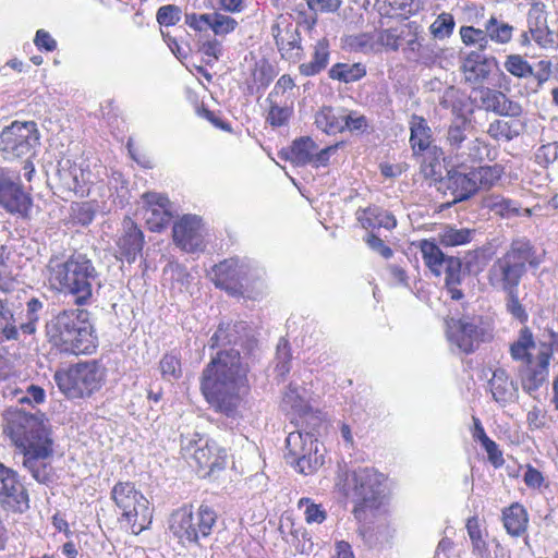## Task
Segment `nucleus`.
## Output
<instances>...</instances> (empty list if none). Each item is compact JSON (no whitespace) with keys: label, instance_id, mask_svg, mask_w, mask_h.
<instances>
[{"label":"nucleus","instance_id":"obj_1","mask_svg":"<svg viewBox=\"0 0 558 558\" xmlns=\"http://www.w3.org/2000/svg\"><path fill=\"white\" fill-rule=\"evenodd\" d=\"M201 390L210 409L231 423L244 418L250 391L247 367L239 351H220L204 368Z\"/></svg>","mask_w":558,"mask_h":558},{"label":"nucleus","instance_id":"obj_2","mask_svg":"<svg viewBox=\"0 0 558 558\" xmlns=\"http://www.w3.org/2000/svg\"><path fill=\"white\" fill-rule=\"evenodd\" d=\"M49 281L60 292L75 298L77 305H86L95 286H100L99 274L84 254H73L66 260L51 258L48 264Z\"/></svg>","mask_w":558,"mask_h":558},{"label":"nucleus","instance_id":"obj_3","mask_svg":"<svg viewBox=\"0 0 558 558\" xmlns=\"http://www.w3.org/2000/svg\"><path fill=\"white\" fill-rule=\"evenodd\" d=\"M534 253L527 239L513 240L508 251L489 267L487 274L489 284L502 292L519 289V284L527 271L526 266L536 267L538 265Z\"/></svg>","mask_w":558,"mask_h":558},{"label":"nucleus","instance_id":"obj_4","mask_svg":"<svg viewBox=\"0 0 558 558\" xmlns=\"http://www.w3.org/2000/svg\"><path fill=\"white\" fill-rule=\"evenodd\" d=\"M107 369L97 360L78 362L54 373L59 390L68 399H85L93 396L105 384Z\"/></svg>","mask_w":558,"mask_h":558},{"label":"nucleus","instance_id":"obj_5","mask_svg":"<svg viewBox=\"0 0 558 558\" xmlns=\"http://www.w3.org/2000/svg\"><path fill=\"white\" fill-rule=\"evenodd\" d=\"M47 336L53 345L66 353L90 354L96 349L90 326L65 312L47 325Z\"/></svg>","mask_w":558,"mask_h":558},{"label":"nucleus","instance_id":"obj_6","mask_svg":"<svg viewBox=\"0 0 558 558\" xmlns=\"http://www.w3.org/2000/svg\"><path fill=\"white\" fill-rule=\"evenodd\" d=\"M216 521V512L207 505L199 506L195 514L190 508L182 507L172 512L169 530L183 545H201V541L208 538L211 534Z\"/></svg>","mask_w":558,"mask_h":558},{"label":"nucleus","instance_id":"obj_7","mask_svg":"<svg viewBox=\"0 0 558 558\" xmlns=\"http://www.w3.org/2000/svg\"><path fill=\"white\" fill-rule=\"evenodd\" d=\"M337 487L347 497H352L366 507L375 508L384 494V475L372 468L340 471Z\"/></svg>","mask_w":558,"mask_h":558},{"label":"nucleus","instance_id":"obj_8","mask_svg":"<svg viewBox=\"0 0 558 558\" xmlns=\"http://www.w3.org/2000/svg\"><path fill=\"white\" fill-rule=\"evenodd\" d=\"M112 499L120 510L121 522L134 535H138L151 522L149 502L131 483H118L112 489Z\"/></svg>","mask_w":558,"mask_h":558},{"label":"nucleus","instance_id":"obj_9","mask_svg":"<svg viewBox=\"0 0 558 558\" xmlns=\"http://www.w3.org/2000/svg\"><path fill=\"white\" fill-rule=\"evenodd\" d=\"M39 144V132L33 121H14L0 135V150L4 159L29 157Z\"/></svg>","mask_w":558,"mask_h":558},{"label":"nucleus","instance_id":"obj_10","mask_svg":"<svg viewBox=\"0 0 558 558\" xmlns=\"http://www.w3.org/2000/svg\"><path fill=\"white\" fill-rule=\"evenodd\" d=\"M181 450L184 456L192 457L201 469H207L209 472L220 470L226 464V450L214 439L196 432L181 434Z\"/></svg>","mask_w":558,"mask_h":558},{"label":"nucleus","instance_id":"obj_11","mask_svg":"<svg viewBox=\"0 0 558 558\" xmlns=\"http://www.w3.org/2000/svg\"><path fill=\"white\" fill-rule=\"evenodd\" d=\"M10 437L17 449L52 441L44 422V415L19 411L9 422Z\"/></svg>","mask_w":558,"mask_h":558},{"label":"nucleus","instance_id":"obj_12","mask_svg":"<svg viewBox=\"0 0 558 558\" xmlns=\"http://www.w3.org/2000/svg\"><path fill=\"white\" fill-rule=\"evenodd\" d=\"M287 458L295 463L300 473L311 474L324 463L318 453L317 440L310 433L291 432L286 439Z\"/></svg>","mask_w":558,"mask_h":558},{"label":"nucleus","instance_id":"obj_13","mask_svg":"<svg viewBox=\"0 0 558 558\" xmlns=\"http://www.w3.org/2000/svg\"><path fill=\"white\" fill-rule=\"evenodd\" d=\"M0 205L9 213L29 219L33 201L28 193L24 192L20 177L12 171L0 174Z\"/></svg>","mask_w":558,"mask_h":558},{"label":"nucleus","instance_id":"obj_14","mask_svg":"<svg viewBox=\"0 0 558 558\" xmlns=\"http://www.w3.org/2000/svg\"><path fill=\"white\" fill-rule=\"evenodd\" d=\"M0 507L22 513L29 508V497L16 471L0 462Z\"/></svg>","mask_w":558,"mask_h":558},{"label":"nucleus","instance_id":"obj_15","mask_svg":"<svg viewBox=\"0 0 558 558\" xmlns=\"http://www.w3.org/2000/svg\"><path fill=\"white\" fill-rule=\"evenodd\" d=\"M489 336L488 325H485L478 317L452 320L449 325V341L464 353L473 352L477 344Z\"/></svg>","mask_w":558,"mask_h":558},{"label":"nucleus","instance_id":"obj_16","mask_svg":"<svg viewBox=\"0 0 558 558\" xmlns=\"http://www.w3.org/2000/svg\"><path fill=\"white\" fill-rule=\"evenodd\" d=\"M425 266L433 275L439 277L445 274L451 282L459 280L461 260L458 257L446 256L433 240H421L417 244Z\"/></svg>","mask_w":558,"mask_h":558},{"label":"nucleus","instance_id":"obj_17","mask_svg":"<svg viewBox=\"0 0 558 558\" xmlns=\"http://www.w3.org/2000/svg\"><path fill=\"white\" fill-rule=\"evenodd\" d=\"M23 459V466L31 473L32 477L40 483L48 484L52 480V466L49 459L52 457V441L32 445L29 448L19 449Z\"/></svg>","mask_w":558,"mask_h":558},{"label":"nucleus","instance_id":"obj_18","mask_svg":"<svg viewBox=\"0 0 558 558\" xmlns=\"http://www.w3.org/2000/svg\"><path fill=\"white\" fill-rule=\"evenodd\" d=\"M252 265L238 257L226 259L214 267L215 284L231 292L238 291L252 277Z\"/></svg>","mask_w":558,"mask_h":558},{"label":"nucleus","instance_id":"obj_19","mask_svg":"<svg viewBox=\"0 0 558 558\" xmlns=\"http://www.w3.org/2000/svg\"><path fill=\"white\" fill-rule=\"evenodd\" d=\"M174 244L186 253L203 251L204 236L202 220L197 216L185 215L172 228Z\"/></svg>","mask_w":558,"mask_h":558},{"label":"nucleus","instance_id":"obj_20","mask_svg":"<svg viewBox=\"0 0 558 558\" xmlns=\"http://www.w3.org/2000/svg\"><path fill=\"white\" fill-rule=\"evenodd\" d=\"M143 217L151 231H161L171 220V204L167 196L148 192L142 196Z\"/></svg>","mask_w":558,"mask_h":558},{"label":"nucleus","instance_id":"obj_21","mask_svg":"<svg viewBox=\"0 0 558 558\" xmlns=\"http://www.w3.org/2000/svg\"><path fill=\"white\" fill-rule=\"evenodd\" d=\"M550 360L551 347L539 340L535 364L532 363L529 365L521 380L522 388L525 392L532 396L545 383H547L549 376Z\"/></svg>","mask_w":558,"mask_h":558},{"label":"nucleus","instance_id":"obj_22","mask_svg":"<svg viewBox=\"0 0 558 558\" xmlns=\"http://www.w3.org/2000/svg\"><path fill=\"white\" fill-rule=\"evenodd\" d=\"M143 232L137 228L133 220L125 218L123 220V233L117 242L120 257L130 264L135 262L137 255L143 248Z\"/></svg>","mask_w":558,"mask_h":558},{"label":"nucleus","instance_id":"obj_23","mask_svg":"<svg viewBox=\"0 0 558 558\" xmlns=\"http://www.w3.org/2000/svg\"><path fill=\"white\" fill-rule=\"evenodd\" d=\"M495 66V58H484L477 52H471L464 59L461 70L465 82L477 87L484 84Z\"/></svg>","mask_w":558,"mask_h":558},{"label":"nucleus","instance_id":"obj_24","mask_svg":"<svg viewBox=\"0 0 558 558\" xmlns=\"http://www.w3.org/2000/svg\"><path fill=\"white\" fill-rule=\"evenodd\" d=\"M493 398L501 405L515 401L519 397L517 384L510 378L507 371L497 368L489 380Z\"/></svg>","mask_w":558,"mask_h":558},{"label":"nucleus","instance_id":"obj_25","mask_svg":"<svg viewBox=\"0 0 558 558\" xmlns=\"http://www.w3.org/2000/svg\"><path fill=\"white\" fill-rule=\"evenodd\" d=\"M482 205L494 213V215L505 219H511L521 215L530 217L532 215L531 209H522L517 202L496 193L486 195L482 201Z\"/></svg>","mask_w":558,"mask_h":558},{"label":"nucleus","instance_id":"obj_26","mask_svg":"<svg viewBox=\"0 0 558 558\" xmlns=\"http://www.w3.org/2000/svg\"><path fill=\"white\" fill-rule=\"evenodd\" d=\"M444 185L450 191L452 203L465 201L477 191V185H475V181L472 179L471 171H449Z\"/></svg>","mask_w":558,"mask_h":558},{"label":"nucleus","instance_id":"obj_27","mask_svg":"<svg viewBox=\"0 0 558 558\" xmlns=\"http://www.w3.org/2000/svg\"><path fill=\"white\" fill-rule=\"evenodd\" d=\"M504 526L511 536L522 535L527 527L529 514L519 502H514L502 510Z\"/></svg>","mask_w":558,"mask_h":558},{"label":"nucleus","instance_id":"obj_28","mask_svg":"<svg viewBox=\"0 0 558 558\" xmlns=\"http://www.w3.org/2000/svg\"><path fill=\"white\" fill-rule=\"evenodd\" d=\"M357 219L365 229L385 228L391 230L397 226L395 216L379 207H369L359 211Z\"/></svg>","mask_w":558,"mask_h":558},{"label":"nucleus","instance_id":"obj_29","mask_svg":"<svg viewBox=\"0 0 558 558\" xmlns=\"http://www.w3.org/2000/svg\"><path fill=\"white\" fill-rule=\"evenodd\" d=\"M538 349L534 336L530 328L523 327L518 335L517 340L510 345V355L514 361L523 362L526 365L532 364V349Z\"/></svg>","mask_w":558,"mask_h":558},{"label":"nucleus","instance_id":"obj_30","mask_svg":"<svg viewBox=\"0 0 558 558\" xmlns=\"http://www.w3.org/2000/svg\"><path fill=\"white\" fill-rule=\"evenodd\" d=\"M57 175L61 186L69 192H78L84 182V172L70 159L59 163Z\"/></svg>","mask_w":558,"mask_h":558},{"label":"nucleus","instance_id":"obj_31","mask_svg":"<svg viewBox=\"0 0 558 558\" xmlns=\"http://www.w3.org/2000/svg\"><path fill=\"white\" fill-rule=\"evenodd\" d=\"M410 144L414 154L426 150L432 142V130L426 120L418 116H412L410 121Z\"/></svg>","mask_w":558,"mask_h":558},{"label":"nucleus","instance_id":"obj_32","mask_svg":"<svg viewBox=\"0 0 558 558\" xmlns=\"http://www.w3.org/2000/svg\"><path fill=\"white\" fill-rule=\"evenodd\" d=\"M475 234V229L457 228L452 225H446L438 232V241L445 247H456L469 244Z\"/></svg>","mask_w":558,"mask_h":558},{"label":"nucleus","instance_id":"obj_33","mask_svg":"<svg viewBox=\"0 0 558 558\" xmlns=\"http://www.w3.org/2000/svg\"><path fill=\"white\" fill-rule=\"evenodd\" d=\"M343 108L323 107L315 114L316 126L326 134L342 133Z\"/></svg>","mask_w":558,"mask_h":558},{"label":"nucleus","instance_id":"obj_34","mask_svg":"<svg viewBox=\"0 0 558 558\" xmlns=\"http://www.w3.org/2000/svg\"><path fill=\"white\" fill-rule=\"evenodd\" d=\"M329 60V44L327 39H320L314 47L313 59L310 62L302 63L300 73L305 76H313L324 70Z\"/></svg>","mask_w":558,"mask_h":558},{"label":"nucleus","instance_id":"obj_35","mask_svg":"<svg viewBox=\"0 0 558 558\" xmlns=\"http://www.w3.org/2000/svg\"><path fill=\"white\" fill-rule=\"evenodd\" d=\"M276 44L282 58L298 60L301 56V36L296 29H287L283 34L276 36Z\"/></svg>","mask_w":558,"mask_h":558},{"label":"nucleus","instance_id":"obj_36","mask_svg":"<svg viewBox=\"0 0 558 558\" xmlns=\"http://www.w3.org/2000/svg\"><path fill=\"white\" fill-rule=\"evenodd\" d=\"M366 75V69L362 63H337L329 70V76L344 83H352Z\"/></svg>","mask_w":558,"mask_h":558},{"label":"nucleus","instance_id":"obj_37","mask_svg":"<svg viewBox=\"0 0 558 558\" xmlns=\"http://www.w3.org/2000/svg\"><path fill=\"white\" fill-rule=\"evenodd\" d=\"M315 150L317 145L311 137H301L291 147L292 161L299 166L311 165Z\"/></svg>","mask_w":558,"mask_h":558},{"label":"nucleus","instance_id":"obj_38","mask_svg":"<svg viewBox=\"0 0 558 558\" xmlns=\"http://www.w3.org/2000/svg\"><path fill=\"white\" fill-rule=\"evenodd\" d=\"M472 179L478 189H488L493 186L501 177L502 168L498 165L480 166L470 170Z\"/></svg>","mask_w":558,"mask_h":558},{"label":"nucleus","instance_id":"obj_39","mask_svg":"<svg viewBox=\"0 0 558 558\" xmlns=\"http://www.w3.org/2000/svg\"><path fill=\"white\" fill-rule=\"evenodd\" d=\"M409 34L410 31L405 25L384 29L377 34L378 48L385 47L386 49L396 51Z\"/></svg>","mask_w":558,"mask_h":558},{"label":"nucleus","instance_id":"obj_40","mask_svg":"<svg viewBox=\"0 0 558 558\" xmlns=\"http://www.w3.org/2000/svg\"><path fill=\"white\" fill-rule=\"evenodd\" d=\"M485 29L488 41L493 40L498 44H507L512 38L513 27L508 23L498 21L496 17H490L486 22Z\"/></svg>","mask_w":558,"mask_h":558},{"label":"nucleus","instance_id":"obj_41","mask_svg":"<svg viewBox=\"0 0 558 558\" xmlns=\"http://www.w3.org/2000/svg\"><path fill=\"white\" fill-rule=\"evenodd\" d=\"M456 26L452 14L442 12L429 26V32L435 39L444 40L448 38Z\"/></svg>","mask_w":558,"mask_h":558},{"label":"nucleus","instance_id":"obj_42","mask_svg":"<svg viewBox=\"0 0 558 558\" xmlns=\"http://www.w3.org/2000/svg\"><path fill=\"white\" fill-rule=\"evenodd\" d=\"M460 37L464 45L473 46L483 51L488 46L486 29L475 28L473 26H462Z\"/></svg>","mask_w":558,"mask_h":558},{"label":"nucleus","instance_id":"obj_43","mask_svg":"<svg viewBox=\"0 0 558 558\" xmlns=\"http://www.w3.org/2000/svg\"><path fill=\"white\" fill-rule=\"evenodd\" d=\"M342 119V132L349 131L351 133H364L369 126L368 119L355 110H348L343 108Z\"/></svg>","mask_w":558,"mask_h":558},{"label":"nucleus","instance_id":"obj_44","mask_svg":"<svg viewBox=\"0 0 558 558\" xmlns=\"http://www.w3.org/2000/svg\"><path fill=\"white\" fill-rule=\"evenodd\" d=\"M465 126L466 121L464 119H457L448 128L446 142L451 151H457L458 154L462 148V144L466 140Z\"/></svg>","mask_w":558,"mask_h":558},{"label":"nucleus","instance_id":"obj_45","mask_svg":"<svg viewBox=\"0 0 558 558\" xmlns=\"http://www.w3.org/2000/svg\"><path fill=\"white\" fill-rule=\"evenodd\" d=\"M308 8L314 12L308 19H305L304 25L306 29L311 31L316 22V12H336L340 7L341 0H306Z\"/></svg>","mask_w":558,"mask_h":558},{"label":"nucleus","instance_id":"obj_46","mask_svg":"<svg viewBox=\"0 0 558 558\" xmlns=\"http://www.w3.org/2000/svg\"><path fill=\"white\" fill-rule=\"evenodd\" d=\"M527 24L531 36L548 27L547 13L544 3H535L531 7L527 14Z\"/></svg>","mask_w":558,"mask_h":558},{"label":"nucleus","instance_id":"obj_47","mask_svg":"<svg viewBox=\"0 0 558 558\" xmlns=\"http://www.w3.org/2000/svg\"><path fill=\"white\" fill-rule=\"evenodd\" d=\"M505 69L513 76L526 78L533 75V68L520 54H510L505 61Z\"/></svg>","mask_w":558,"mask_h":558},{"label":"nucleus","instance_id":"obj_48","mask_svg":"<svg viewBox=\"0 0 558 558\" xmlns=\"http://www.w3.org/2000/svg\"><path fill=\"white\" fill-rule=\"evenodd\" d=\"M480 100L485 110L494 111L499 114L502 104L506 100V95L501 92L494 90L487 87L478 89Z\"/></svg>","mask_w":558,"mask_h":558},{"label":"nucleus","instance_id":"obj_49","mask_svg":"<svg viewBox=\"0 0 558 558\" xmlns=\"http://www.w3.org/2000/svg\"><path fill=\"white\" fill-rule=\"evenodd\" d=\"M488 156L487 145L478 138H474L466 144V151L457 154V158L461 160L482 161Z\"/></svg>","mask_w":558,"mask_h":558},{"label":"nucleus","instance_id":"obj_50","mask_svg":"<svg viewBox=\"0 0 558 558\" xmlns=\"http://www.w3.org/2000/svg\"><path fill=\"white\" fill-rule=\"evenodd\" d=\"M19 339V329L15 325L13 313L3 310L0 315V342Z\"/></svg>","mask_w":558,"mask_h":558},{"label":"nucleus","instance_id":"obj_51","mask_svg":"<svg viewBox=\"0 0 558 558\" xmlns=\"http://www.w3.org/2000/svg\"><path fill=\"white\" fill-rule=\"evenodd\" d=\"M506 293V310L515 319L521 323L527 320V313L519 300V289L504 291Z\"/></svg>","mask_w":558,"mask_h":558},{"label":"nucleus","instance_id":"obj_52","mask_svg":"<svg viewBox=\"0 0 558 558\" xmlns=\"http://www.w3.org/2000/svg\"><path fill=\"white\" fill-rule=\"evenodd\" d=\"M238 22L233 17L217 12L211 13L209 28L215 33V35H227L233 32Z\"/></svg>","mask_w":558,"mask_h":558},{"label":"nucleus","instance_id":"obj_53","mask_svg":"<svg viewBox=\"0 0 558 558\" xmlns=\"http://www.w3.org/2000/svg\"><path fill=\"white\" fill-rule=\"evenodd\" d=\"M26 310V323L20 325V329L23 333L33 335L36 331V324L38 322V312L43 308V303L33 298L27 302Z\"/></svg>","mask_w":558,"mask_h":558},{"label":"nucleus","instance_id":"obj_54","mask_svg":"<svg viewBox=\"0 0 558 558\" xmlns=\"http://www.w3.org/2000/svg\"><path fill=\"white\" fill-rule=\"evenodd\" d=\"M282 407L284 410H290L298 414L305 413L307 404L299 393L296 387H289L282 398Z\"/></svg>","mask_w":558,"mask_h":558},{"label":"nucleus","instance_id":"obj_55","mask_svg":"<svg viewBox=\"0 0 558 558\" xmlns=\"http://www.w3.org/2000/svg\"><path fill=\"white\" fill-rule=\"evenodd\" d=\"M299 508H304V515L307 523H322L326 519V511L322 506L314 504L308 498L300 499Z\"/></svg>","mask_w":558,"mask_h":558},{"label":"nucleus","instance_id":"obj_56","mask_svg":"<svg viewBox=\"0 0 558 558\" xmlns=\"http://www.w3.org/2000/svg\"><path fill=\"white\" fill-rule=\"evenodd\" d=\"M276 371L280 376H284L290 372V361L291 353L289 343L286 339H280L277 344V354H276Z\"/></svg>","mask_w":558,"mask_h":558},{"label":"nucleus","instance_id":"obj_57","mask_svg":"<svg viewBox=\"0 0 558 558\" xmlns=\"http://www.w3.org/2000/svg\"><path fill=\"white\" fill-rule=\"evenodd\" d=\"M156 19L162 26L175 25L181 19V10L173 4L160 7L157 11Z\"/></svg>","mask_w":558,"mask_h":558},{"label":"nucleus","instance_id":"obj_58","mask_svg":"<svg viewBox=\"0 0 558 558\" xmlns=\"http://www.w3.org/2000/svg\"><path fill=\"white\" fill-rule=\"evenodd\" d=\"M160 371L165 377L179 378L181 376L180 360L173 354H166L160 363Z\"/></svg>","mask_w":558,"mask_h":558},{"label":"nucleus","instance_id":"obj_59","mask_svg":"<svg viewBox=\"0 0 558 558\" xmlns=\"http://www.w3.org/2000/svg\"><path fill=\"white\" fill-rule=\"evenodd\" d=\"M532 38L544 49H558V33L549 29V27L539 31Z\"/></svg>","mask_w":558,"mask_h":558},{"label":"nucleus","instance_id":"obj_60","mask_svg":"<svg viewBox=\"0 0 558 558\" xmlns=\"http://www.w3.org/2000/svg\"><path fill=\"white\" fill-rule=\"evenodd\" d=\"M290 116H291V109L290 108H288V107H280L278 105L272 104L270 106V109H269V112H268V116H267V121L272 126H281V125L287 123V121L289 120Z\"/></svg>","mask_w":558,"mask_h":558},{"label":"nucleus","instance_id":"obj_61","mask_svg":"<svg viewBox=\"0 0 558 558\" xmlns=\"http://www.w3.org/2000/svg\"><path fill=\"white\" fill-rule=\"evenodd\" d=\"M351 46L364 53L378 50L377 39L375 40L374 36L369 34H361L353 37Z\"/></svg>","mask_w":558,"mask_h":558},{"label":"nucleus","instance_id":"obj_62","mask_svg":"<svg viewBox=\"0 0 558 558\" xmlns=\"http://www.w3.org/2000/svg\"><path fill=\"white\" fill-rule=\"evenodd\" d=\"M211 14H185V23L194 31L202 32L210 26Z\"/></svg>","mask_w":558,"mask_h":558},{"label":"nucleus","instance_id":"obj_63","mask_svg":"<svg viewBox=\"0 0 558 558\" xmlns=\"http://www.w3.org/2000/svg\"><path fill=\"white\" fill-rule=\"evenodd\" d=\"M487 452L488 461L495 466L500 468L504 463L502 452L499 450L498 445L489 439L482 445Z\"/></svg>","mask_w":558,"mask_h":558},{"label":"nucleus","instance_id":"obj_64","mask_svg":"<svg viewBox=\"0 0 558 558\" xmlns=\"http://www.w3.org/2000/svg\"><path fill=\"white\" fill-rule=\"evenodd\" d=\"M201 51L204 56L217 61L222 56L223 48L218 39H211L203 43Z\"/></svg>","mask_w":558,"mask_h":558}]
</instances>
